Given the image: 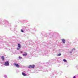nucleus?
<instances>
[{"label":"nucleus","mask_w":78,"mask_h":78,"mask_svg":"<svg viewBox=\"0 0 78 78\" xmlns=\"http://www.w3.org/2000/svg\"><path fill=\"white\" fill-rule=\"evenodd\" d=\"M9 62L8 61L5 62L4 64V66H9Z\"/></svg>","instance_id":"obj_3"},{"label":"nucleus","mask_w":78,"mask_h":78,"mask_svg":"<svg viewBox=\"0 0 78 78\" xmlns=\"http://www.w3.org/2000/svg\"><path fill=\"white\" fill-rule=\"evenodd\" d=\"M18 47L19 48H17V50H19L20 49V48H21V46L20 45V43H19L18 44Z\"/></svg>","instance_id":"obj_1"},{"label":"nucleus","mask_w":78,"mask_h":78,"mask_svg":"<svg viewBox=\"0 0 78 78\" xmlns=\"http://www.w3.org/2000/svg\"><path fill=\"white\" fill-rule=\"evenodd\" d=\"M73 78H76V77H75V76H74Z\"/></svg>","instance_id":"obj_15"},{"label":"nucleus","mask_w":78,"mask_h":78,"mask_svg":"<svg viewBox=\"0 0 78 78\" xmlns=\"http://www.w3.org/2000/svg\"><path fill=\"white\" fill-rule=\"evenodd\" d=\"M73 50H75V48H73L72 50V51H73Z\"/></svg>","instance_id":"obj_10"},{"label":"nucleus","mask_w":78,"mask_h":78,"mask_svg":"<svg viewBox=\"0 0 78 78\" xmlns=\"http://www.w3.org/2000/svg\"><path fill=\"white\" fill-rule=\"evenodd\" d=\"M21 32H22V33H23V30H22V29L21 30Z\"/></svg>","instance_id":"obj_13"},{"label":"nucleus","mask_w":78,"mask_h":78,"mask_svg":"<svg viewBox=\"0 0 78 78\" xmlns=\"http://www.w3.org/2000/svg\"><path fill=\"white\" fill-rule=\"evenodd\" d=\"M69 53H72V52L70 51L69 52Z\"/></svg>","instance_id":"obj_16"},{"label":"nucleus","mask_w":78,"mask_h":78,"mask_svg":"<svg viewBox=\"0 0 78 78\" xmlns=\"http://www.w3.org/2000/svg\"><path fill=\"white\" fill-rule=\"evenodd\" d=\"M4 76L5 77V78H7V76Z\"/></svg>","instance_id":"obj_14"},{"label":"nucleus","mask_w":78,"mask_h":78,"mask_svg":"<svg viewBox=\"0 0 78 78\" xmlns=\"http://www.w3.org/2000/svg\"><path fill=\"white\" fill-rule=\"evenodd\" d=\"M61 54L60 53L58 54V55H57V56H61Z\"/></svg>","instance_id":"obj_12"},{"label":"nucleus","mask_w":78,"mask_h":78,"mask_svg":"<svg viewBox=\"0 0 78 78\" xmlns=\"http://www.w3.org/2000/svg\"><path fill=\"white\" fill-rule=\"evenodd\" d=\"M1 58L2 61H4V60H5V58H4V57L3 56H2V57H1Z\"/></svg>","instance_id":"obj_7"},{"label":"nucleus","mask_w":78,"mask_h":78,"mask_svg":"<svg viewBox=\"0 0 78 78\" xmlns=\"http://www.w3.org/2000/svg\"><path fill=\"white\" fill-rule=\"evenodd\" d=\"M22 74L23 76H27V75L26 74L22 72Z\"/></svg>","instance_id":"obj_6"},{"label":"nucleus","mask_w":78,"mask_h":78,"mask_svg":"<svg viewBox=\"0 0 78 78\" xmlns=\"http://www.w3.org/2000/svg\"><path fill=\"white\" fill-rule=\"evenodd\" d=\"M23 55L24 56H27V52H25V54H23Z\"/></svg>","instance_id":"obj_8"},{"label":"nucleus","mask_w":78,"mask_h":78,"mask_svg":"<svg viewBox=\"0 0 78 78\" xmlns=\"http://www.w3.org/2000/svg\"><path fill=\"white\" fill-rule=\"evenodd\" d=\"M62 42L63 44H64L65 43V41H66V40L65 39H63L62 40Z\"/></svg>","instance_id":"obj_5"},{"label":"nucleus","mask_w":78,"mask_h":78,"mask_svg":"<svg viewBox=\"0 0 78 78\" xmlns=\"http://www.w3.org/2000/svg\"><path fill=\"white\" fill-rule=\"evenodd\" d=\"M18 57L19 58V59H22V57L19 56Z\"/></svg>","instance_id":"obj_11"},{"label":"nucleus","mask_w":78,"mask_h":78,"mask_svg":"<svg viewBox=\"0 0 78 78\" xmlns=\"http://www.w3.org/2000/svg\"><path fill=\"white\" fill-rule=\"evenodd\" d=\"M14 66L17 67H19V65L18 64L15 63L14 64Z\"/></svg>","instance_id":"obj_4"},{"label":"nucleus","mask_w":78,"mask_h":78,"mask_svg":"<svg viewBox=\"0 0 78 78\" xmlns=\"http://www.w3.org/2000/svg\"><path fill=\"white\" fill-rule=\"evenodd\" d=\"M63 61H64V62H67V60H66V59H63Z\"/></svg>","instance_id":"obj_9"},{"label":"nucleus","mask_w":78,"mask_h":78,"mask_svg":"<svg viewBox=\"0 0 78 78\" xmlns=\"http://www.w3.org/2000/svg\"><path fill=\"white\" fill-rule=\"evenodd\" d=\"M35 66L34 65H30L29 66H28V68L29 69L31 68H34Z\"/></svg>","instance_id":"obj_2"}]
</instances>
